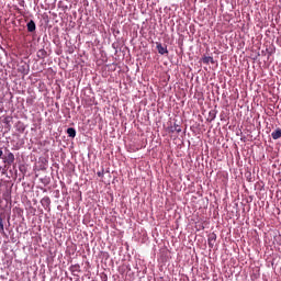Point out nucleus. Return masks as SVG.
<instances>
[{
  "instance_id": "6e6552de",
  "label": "nucleus",
  "mask_w": 281,
  "mask_h": 281,
  "mask_svg": "<svg viewBox=\"0 0 281 281\" xmlns=\"http://www.w3.org/2000/svg\"><path fill=\"white\" fill-rule=\"evenodd\" d=\"M202 63H204V65H210V63L214 65V57H203Z\"/></svg>"
},
{
  "instance_id": "9b49d317",
  "label": "nucleus",
  "mask_w": 281,
  "mask_h": 281,
  "mask_svg": "<svg viewBox=\"0 0 281 281\" xmlns=\"http://www.w3.org/2000/svg\"><path fill=\"white\" fill-rule=\"evenodd\" d=\"M0 234H2L3 236H5V228L3 226V223L0 224Z\"/></svg>"
},
{
  "instance_id": "9d476101",
  "label": "nucleus",
  "mask_w": 281,
  "mask_h": 281,
  "mask_svg": "<svg viewBox=\"0 0 281 281\" xmlns=\"http://www.w3.org/2000/svg\"><path fill=\"white\" fill-rule=\"evenodd\" d=\"M10 122H12V116H7L4 120H3V124L7 125V128H10L12 125H10Z\"/></svg>"
},
{
  "instance_id": "f03ea898",
  "label": "nucleus",
  "mask_w": 281,
  "mask_h": 281,
  "mask_svg": "<svg viewBox=\"0 0 281 281\" xmlns=\"http://www.w3.org/2000/svg\"><path fill=\"white\" fill-rule=\"evenodd\" d=\"M156 49L161 56L168 54V46H162L161 43H156Z\"/></svg>"
},
{
  "instance_id": "f257e3e1",
  "label": "nucleus",
  "mask_w": 281,
  "mask_h": 281,
  "mask_svg": "<svg viewBox=\"0 0 281 281\" xmlns=\"http://www.w3.org/2000/svg\"><path fill=\"white\" fill-rule=\"evenodd\" d=\"M14 154L12 151H9L7 156L3 157V161L8 166H12V164H14Z\"/></svg>"
},
{
  "instance_id": "0eeeda50",
  "label": "nucleus",
  "mask_w": 281,
  "mask_h": 281,
  "mask_svg": "<svg viewBox=\"0 0 281 281\" xmlns=\"http://www.w3.org/2000/svg\"><path fill=\"white\" fill-rule=\"evenodd\" d=\"M37 58H47V50H45V48H41L40 50H37Z\"/></svg>"
},
{
  "instance_id": "dca6fc26",
  "label": "nucleus",
  "mask_w": 281,
  "mask_h": 281,
  "mask_svg": "<svg viewBox=\"0 0 281 281\" xmlns=\"http://www.w3.org/2000/svg\"><path fill=\"white\" fill-rule=\"evenodd\" d=\"M3 223V217L0 215V225Z\"/></svg>"
},
{
  "instance_id": "39448f33",
  "label": "nucleus",
  "mask_w": 281,
  "mask_h": 281,
  "mask_svg": "<svg viewBox=\"0 0 281 281\" xmlns=\"http://www.w3.org/2000/svg\"><path fill=\"white\" fill-rule=\"evenodd\" d=\"M209 247H214V243H216V234H211L207 239Z\"/></svg>"
},
{
  "instance_id": "7ed1b4c3",
  "label": "nucleus",
  "mask_w": 281,
  "mask_h": 281,
  "mask_svg": "<svg viewBox=\"0 0 281 281\" xmlns=\"http://www.w3.org/2000/svg\"><path fill=\"white\" fill-rule=\"evenodd\" d=\"M41 203H42L43 207H45V210H47V207H49V205H52V199H49V196H44L41 200Z\"/></svg>"
},
{
  "instance_id": "2eb2a0df",
  "label": "nucleus",
  "mask_w": 281,
  "mask_h": 281,
  "mask_svg": "<svg viewBox=\"0 0 281 281\" xmlns=\"http://www.w3.org/2000/svg\"><path fill=\"white\" fill-rule=\"evenodd\" d=\"M97 175H98V177H104V173L101 171H98Z\"/></svg>"
},
{
  "instance_id": "423d86ee",
  "label": "nucleus",
  "mask_w": 281,
  "mask_h": 281,
  "mask_svg": "<svg viewBox=\"0 0 281 281\" xmlns=\"http://www.w3.org/2000/svg\"><path fill=\"white\" fill-rule=\"evenodd\" d=\"M272 139H280L281 138V128L278 127L274 132L271 133Z\"/></svg>"
},
{
  "instance_id": "4468645a",
  "label": "nucleus",
  "mask_w": 281,
  "mask_h": 281,
  "mask_svg": "<svg viewBox=\"0 0 281 281\" xmlns=\"http://www.w3.org/2000/svg\"><path fill=\"white\" fill-rule=\"evenodd\" d=\"M3 148H0V159H3Z\"/></svg>"
},
{
  "instance_id": "f8f14e48",
  "label": "nucleus",
  "mask_w": 281,
  "mask_h": 281,
  "mask_svg": "<svg viewBox=\"0 0 281 281\" xmlns=\"http://www.w3.org/2000/svg\"><path fill=\"white\" fill-rule=\"evenodd\" d=\"M173 131H176V133H181V127L179 125H175Z\"/></svg>"
},
{
  "instance_id": "20e7f679",
  "label": "nucleus",
  "mask_w": 281,
  "mask_h": 281,
  "mask_svg": "<svg viewBox=\"0 0 281 281\" xmlns=\"http://www.w3.org/2000/svg\"><path fill=\"white\" fill-rule=\"evenodd\" d=\"M27 32H36V23L34 20H30V22L26 24Z\"/></svg>"
},
{
  "instance_id": "1a4fd4ad",
  "label": "nucleus",
  "mask_w": 281,
  "mask_h": 281,
  "mask_svg": "<svg viewBox=\"0 0 281 281\" xmlns=\"http://www.w3.org/2000/svg\"><path fill=\"white\" fill-rule=\"evenodd\" d=\"M67 135L69 136V137H76V128H74V127H69L68 130H67Z\"/></svg>"
},
{
  "instance_id": "ddd939ff",
  "label": "nucleus",
  "mask_w": 281,
  "mask_h": 281,
  "mask_svg": "<svg viewBox=\"0 0 281 281\" xmlns=\"http://www.w3.org/2000/svg\"><path fill=\"white\" fill-rule=\"evenodd\" d=\"M210 116H211V122H212V120H215V119H216V113L210 112Z\"/></svg>"
}]
</instances>
